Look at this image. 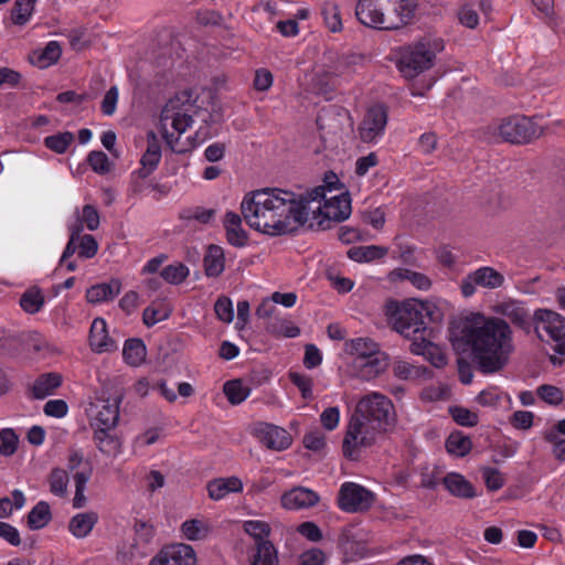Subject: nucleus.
Returning <instances> with one entry per match:
<instances>
[{
	"label": "nucleus",
	"instance_id": "obj_1",
	"mask_svg": "<svg viewBox=\"0 0 565 565\" xmlns=\"http://www.w3.org/2000/svg\"><path fill=\"white\" fill-rule=\"evenodd\" d=\"M241 212L246 224L263 234L279 236L294 230L291 223L305 225L308 211L302 195L281 189H260L247 193Z\"/></svg>",
	"mask_w": 565,
	"mask_h": 565
},
{
	"label": "nucleus",
	"instance_id": "obj_2",
	"mask_svg": "<svg viewBox=\"0 0 565 565\" xmlns=\"http://www.w3.org/2000/svg\"><path fill=\"white\" fill-rule=\"evenodd\" d=\"M459 339L469 347L472 360L482 373L501 371L514 351L512 329L502 318L481 315L466 318Z\"/></svg>",
	"mask_w": 565,
	"mask_h": 565
},
{
	"label": "nucleus",
	"instance_id": "obj_3",
	"mask_svg": "<svg viewBox=\"0 0 565 565\" xmlns=\"http://www.w3.org/2000/svg\"><path fill=\"white\" fill-rule=\"evenodd\" d=\"M417 6V0H359L355 15L365 26L393 31L414 21Z\"/></svg>",
	"mask_w": 565,
	"mask_h": 565
},
{
	"label": "nucleus",
	"instance_id": "obj_4",
	"mask_svg": "<svg viewBox=\"0 0 565 565\" xmlns=\"http://www.w3.org/2000/svg\"><path fill=\"white\" fill-rule=\"evenodd\" d=\"M445 42L436 35H425L399 49L397 68L406 79H413L435 65Z\"/></svg>",
	"mask_w": 565,
	"mask_h": 565
},
{
	"label": "nucleus",
	"instance_id": "obj_5",
	"mask_svg": "<svg viewBox=\"0 0 565 565\" xmlns=\"http://www.w3.org/2000/svg\"><path fill=\"white\" fill-rule=\"evenodd\" d=\"M435 305L430 301L407 299L386 303V316L393 329L405 338H412L426 330L425 318L433 320Z\"/></svg>",
	"mask_w": 565,
	"mask_h": 565
},
{
	"label": "nucleus",
	"instance_id": "obj_6",
	"mask_svg": "<svg viewBox=\"0 0 565 565\" xmlns=\"http://www.w3.org/2000/svg\"><path fill=\"white\" fill-rule=\"evenodd\" d=\"M302 202H306L308 215L311 212L313 218L317 220L319 230H327L331 222L347 220L352 212L351 199L348 192L327 195L324 186H316L302 195Z\"/></svg>",
	"mask_w": 565,
	"mask_h": 565
},
{
	"label": "nucleus",
	"instance_id": "obj_7",
	"mask_svg": "<svg viewBox=\"0 0 565 565\" xmlns=\"http://www.w3.org/2000/svg\"><path fill=\"white\" fill-rule=\"evenodd\" d=\"M192 115L180 104L179 99H170L160 115V127L167 146L175 153H186L196 147L192 137L182 135L192 125Z\"/></svg>",
	"mask_w": 565,
	"mask_h": 565
},
{
	"label": "nucleus",
	"instance_id": "obj_8",
	"mask_svg": "<svg viewBox=\"0 0 565 565\" xmlns=\"http://www.w3.org/2000/svg\"><path fill=\"white\" fill-rule=\"evenodd\" d=\"M543 132V127L535 118L526 116H511L482 129L484 140L502 141L511 145L529 143L540 138Z\"/></svg>",
	"mask_w": 565,
	"mask_h": 565
},
{
	"label": "nucleus",
	"instance_id": "obj_9",
	"mask_svg": "<svg viewBox=\"0 0 565 565\" xmlns=\"http://www.w3.org/2000/svg\"><path fill=\"white\" fill-rule=\"evenodd\" d=\"M386 433L388 431L353 413L348 423L342 443L344 457L358 460L362 449L375 445Z\"/></svg>",
	"mask_w": 565,
	"mask_h": 565
},
{
	"label": "nucleus",
	"instance_id": "obj_10",
	"mask_svg": "<svg viewBox=\"0 0 565 565\" xmlns=\"http://www.w3.org/2000/svg\"><path fill=\"white\" fill-rule=\"evenodd\" d=\"M353 413L387 431H391L395 426V412L392 401L377 392L363 396L358 402Z\"/></svg>",
	"mask_w": 565,
	"mask_h": 565
},
{
	"label": "nucleus",
	"instance_id": "obj_11",
	"mask_svg": "<svg viewBox=\"0 0 565 565\" xmlns=\"http://www.w3.org/2000/svg\"><path fill=\"white\" fill-rule=\"evenodd\" d=\"M533 327L542 341L554 342V351L565 355V319L548 309H537L533 315Z\"/></svg>",
	"mask_w": 565,
	"mask_h": 565
},
{
	"label": "nucleus",
	"instance_id": "obj_12",
	"mask_svg": "<svg viewBox=\"0 0 565 565\" xmlns=\"http://www.w3.org/2000/svg\"><path fill=\"white\" fill-rule=\"evenodd\" d=\"M327 63L315 76L316 84L320 87L334 84V81L342 75L351 74L363 64L364 57L358 53L339 55L330 52L326 55Z\"/></svg>",
	"mask_w": 565,
	"mask_h": 565
},
{
	"label": "nucleus",
	"instance_id": "obj_13",
	"mask_svg": "<svg viewBox=\"0 0 565 565\" xmlns=\"http://www.w3.org/2000/svg\"><path fill=\"white\" fill-rule=\"evenodd\" d=\"M375 501V494L361 484L344 482L338 494V505L345 512H362L369 510Z\"/></svg>",
	"mask_w": 565,
	"mask_h": 565
},
{
	"label": "nucleus",
	"instance_id": "obj_14",
	"mask_svg": "<svg viewBox=\"0 0 565 565\" xmlns=\"http://www.w3.org/2000/svg\"><path fill=\"white\" fill-rule=\"evenodd\" d=\"M504 276L490 266L480 267L468 274L460 285L461 294L465 298L471 297L476 292V287L487 289H498L504 285Z\"/></svg>",
	"mask_w": 565,
	"mask_h": 565
},
{
	"label": "nucleus",
	"instance_id": "obj_15",
	"mask_svg": "<svg viewBox=\"0 0 565 565\" xmlns=\"http://www.w3.org/2000/svg\"><path fill=\"white\" fill-rule=\"evenodd\" d=\"M119 404L120 401L115 399H97L90 403L88 408L89 425L96 429H115L119 422Z\"/></svg>",
	"mask_w": 565,
	"mask_h": 565
},
{
	"label": "nucleus",
	"instance_id": "obj_16",
	"mask_svg": "<svg viewBox=\"0 0 565 565\" xmlns=\"http://www.w3.org/2000/svg\"><path fill=\"white\" fill-rule=\"evenodd\" d=\"M387 119V108L384 105L370 107L358 128L360 139L367 143L375 142L384 134Z\"/></svg>",
	"mask_w": 565,
	"mask_h": 565
},
{
	"label": "nucleus",
	"instance_id": "obj_17",
	"mask_svg": "<svg viewBox=\"0 0 565 565\" xmlns=\"http://www.w3.org/2000/svg\"><path fill=\"white\" fill-rule=\"evenodd\" d=\"M252 434L268 449L282 451L291 445L290 434L276 425L267 423H256L252 427Z\"/></svg>",
	"mask_w": 565,
	"mask_h": 565
},
{
	"label": "nucleus",
	"instance_id": "obj_18",
	"mask_svg": "<svg viewBox=\"0 0 565 565\" xmlns=\"http://www.w3.org/2000/svg\"><path fill=\"white\" fill-rule=\"evenodd\" d=\"M149 565H196L194 550L186 544L164 547Z\"/></svg>",
	"mask_w": 565,
	"mask_h": 565
},
{
	"label": "nucleus",
	"instance_id": "obj_19",
	"mask_svg": "<svg viewBox=\"0 0 565 565\" xmlns=\"http://www.w3.org/2000/svg\"><path fill=\"white\" fill-rule=\"evenodd\" d=\"M497 312L525 333L531 332L533 316L530 315L529 310L521 302L515 300L502 302L497 307Z\"/></svg>",
	"mask_w": 565,
	"mask_h": 565
},
{
	"label": "nucleus",
	"instance_id": "obj_20",
	"mask_svg": "<svg viewBox=\"0 0 565 565\" xmlns=\"http://www.w3.org/2000/svg\"><path fill=\"white\" fill-rule=\"evenodd\" d=\"M354 367L358 376L364 381H371L385 372L388 366V358L380 352L367 359H354Z\"/></svg>",
	"mask_w": 565,
	"mask_h": 565
},
{
	"label": "nucleus",
	"instance_id": "obj_21",
	"mask_svg": "<svg viewBox=\"0 0 565 565\" xmlns=\"http://www.w3.org/2000/svg\"><path fill=\"white\" fill-rule=\"evenodd\" d=\"M319 502V495L311 489L296 487L281 497V505L288 510L311 508Z\"/></svg>",
	"mask_w": 565,
	"mask_h": 565
},
{
	"label": "nucleus",
	"instance_id": "obj_22",
	"mask_svg": "<svg viewBox=\"0 0 565 565\" xmlns=\"http://www.w3.org/2000/svg\"><path fill=\"white\" fill-rule=\"evenodd\" d=\"M89 344L92 350L98 353L116 349V342L109 338L104 319L96 318L93 321L89 331Z\"/></svg>",
	"mask_w": 565,
	"mask_h": 565
},
{
	"label": "nucleus",
	"instance_id": "obj_23",
	"mask_svg": "<svg viewBox=\"0 0 565 565\" xmlns=\"http://www.w3.org/2000/svg\"><path fill=\"white\" fill-rule=\"evenodd\" d=\"M206 489L210 499L217 501L225 498L228 493L242 492L243 482L237 477L216 478L207 482Z\"/></svg>",
	"mask_w": 565,
	"mask_h": 565
},
{
	"label": "nucleus",
	"instance_id": "obj_24",
	"mask_svg": "<svg viewBox=\"0 0 565 565\" xmlns=\"http://www.w3.org/2000/svg\"><path fill=\"white\" fill-rule=\"evenodd\" d=\"M62 384L58 373L50 372L41 374L29 387L30 395L35 399H43L52 395Z\"/></svg>",
	"mask_w": 565,
	"mask_h": 565
},
{
	"label": "nucleus",
	"instance_id": "obj_25",
	"mask_svg": "<svg viewBox=\"0 0 565 565\" xmlns=\"http://www.w3.org/2000/svg\"><path fill=\"white\" fill-rule=\"evenodd\" d=\"M121 291V281L111 279L109 282L97 284L89 287L86 291V299L90 303L110 301Z\"/></svg>",
	"mask_w": 565,
	"mask_h": 565
},
{
	"label": "nucleus",
	"instance_id": "obj_26",
	"mask_svg": "<svg viewBox=\"0 0 565 565\" xmlns=\"http://www.w3.org/2000/svg\"><path fill=\"white\" fill-rule=\"evenodd\" d=\"M161 159V149L154 132H148V147L142 154L140 163L142 168L138 171L139 177L147 178L158 166Z\"/></svg>",
	"mask_w": 565,
	"mask_h": 565
},
{
	"label": "nucleus",
	"instance_id": "obj_27",
	"mask_svg": "<svg viewBox=\"0 0 565 565\" xmlns=\"http://www.w3.org/2000/svg\"><path fill=\"white\" fill-rule=\"evenodd\" d=\"M224 227L227 242L236 247H242L247 242V233L242 227V217L237 213L227 212L224 217Z\"/></svg>",
	"mask_w": 565,
	"mask_h": 565
},
{
	"label": "nucleus",
	"instance_id": "obj_28",
	"mask_svg": "<svg viewBox=\"0 0 565 565\" xmlns=\"http://www.w3.org/2000/svg\"><path fill=\"white\" fill-rule=\"evenodd\" d=\"M443 483L455 497L463 499H471L476 497L473 486L460 473H447L443 479Z\"/></svg>",
	"mask_w": 565,
	"mask_h": 565
},
{
	"label": "nucleus",
	"instance_id": "obj_29",
	"mask_svg": "<svg viewBox=\"0 0 565 565\" xmlns=\"http://www.w3.org/2000/svg\"><path fill=\"white\" fill-rule=\"evenodd\" d=\"M204 273L207 277H218L225 268L224 250L218 245H210L203 259Z\"/></svg>",
	"mask_w": 565,
	"mask_h": 565
},
{
	"label": "nucleus",
	"instance_id": "obj_30",
	"mask_svg": "<svg viewBox=\"0 0 565 565\" xmlns=\"http://www.w3.org/2000/svg\"><path fill=\"white\" fill-rule=\"evenodd\" d=\"M113 430L106 428L94 430L93 439L96 447L106 456H116L120 452L121 440L116 434L111 433Z\"/></svg>",
	"mask_w": 565,
	"mask_h": 565
},
{
	"label": "nucleus",
	"instance_id": "obj_31",
	"mask_svg": "<svg viewBox=\"0 0 565 565\" xmlns=\"http://www.w3.org/2000/svg\"><path fill=\"white\" fill-rule=\"evenodd\" d=\"M62 54V49L56 41H51L43 50L33 51L30 61L40 68H46L55 64Z\"/></svg>",
	"mask_w": 565,
	"mask_h": 565
},
{
	"label": "nucleus",
	"instance_id": "obj_32",
	"mask_svg": "<svg viewBox=\"0 0 565 565\" xmlns=\"http://www.w3.org/2000/svg\"><path fill=\"white\" fill-rule=\"evenodd\" d=\"M268 333L276 338H297L300 329L289 319L275 316L265 323Z\"/></svg>",
	"mask_w": 565,
	"mask_h": 565
},
{
	"label": "nucleus",
	"instance_id": "obj_33",
	"mask_svg": "<svg viewBox=\"0 0 565 565\" xmlns=\"http://www.w3.org/2000/svg\"><path fill=\"white\" fill-rule=\"evenodd\" d=\"M98 521L97 513L85 512L74 515L68 524L70 532L77 539L86 537Z\"/></svg>",
	"mask_w": 565,
	"mask_h": 565
},
{
	"label": "nucleus",
	"instance_id": "obj_34",
	"mask_svg": "<svg viewBox=\"0 0 565 565\" xmlns=\"http://www.w3.org/2000/svg\"><path fill=\"white\" fill-rule=\"evenodd\" d=\"M388 279L392 282L408 280L414 287L420 290H428L431 287V280L428 276L407 268L393 269L388 274Z\"/></svg>",
	"mask_w": 565,
	"mask_h": 565
},
{
	"label": "nucleus",
	"instance_id": "obj_35",
	"mask_svg": "<svg viewBox=\"0 0 565 565\" xmlns=\"http://www.w3.org/2000/svg\"><path fill=\"white\" fill-rule=\"evenodd\" d=\"M388 248L379 245H367V246H353L351 247L347 255L350 259L356 263H370L376 259L383 258L387 255Z\"/></svg>",
	"mask_w": 565,
	"mask_h": 565
},
{
	"label": "nucleus",
	"instance_id": "obj_36",
	"mask_svg": "<svg viewBox=\"0 0 565 565\" xmlns=\"http://www.w3.org/2000/svg\"><path fill=\"white\" fill-rule=\"evenodd\" d=\"M147 355L146 345L140 339H128L125 342L122 349V356L127 364L130 366H139L141 365Z\"/></svg>",
	"mask_w": 565,
	"mask_h": 565
},
{
	"label": "nucleus",
	"instance_id": "obj_37",
	"mask_svg": "<svg viewBox=\"0 0 565 565\" xmlns=\"http://www.w3.org/2000/svg\"><path fill=\"white\" fill-rule=\"evenodd\" d=\"M345 351L355 359H367L382 352L379 344L369 338L353 339L345 344Z\"/></svg>",
	"mask_w": 565,
	"mask_h": 565
},
{
	"label": "nucleus",
	"instance_id": "obj_38",
	"mask_svg": "<svg viewBox=\"0 0 565 565\" xmlns=\"http://www.w3.org/2000/svg\"><path fill=\"white\" fill-rule=\"evenodd\" d=\"M250 565H279L278 552L271 542H263L249 557Z\"/></svg>",
	"mask_w": 565,
	"mask_h": 565
},
{
	"label": "nucleus",
	"instance_id": "obj_39",
	"mask_svg": "<svg viewBox=\"0 0 565 565\" xmlns=\"http://www.w3.org/2000/svg\"><path fill=\"white\" fill-rule=\"evenodd\" d=\"M52 519L50 504L45 501L38 502L26 516V524L31 530H40L46 526Z\"/></svg>",
	"mask_w": 565,
	"mask_h": 565
},
{
	"label": "nucleus",
	"instance_id": "obj_40",
	"mask_svg": "<svg viewBox=\"0 0 565 565\" xmlns=\"http://www.w3.org/2000/svg\"><path fill=\"white\" fill-rule=\"evenodd\" d=\"M393 374L404 381L431 376V372L426 366L413 365L406 361H396L393 364Z\"/></svg>",
	"mask_w": 565,
	"mask_h": 565
},
{
	"label": "nucleus",
	"instance_id": "obj_41",
	"mask_svg": "<svg viewBox=\"0 0 565 565\" xmlns=\"http://www.w3.org/2000/svg\"><path fill=\"white\" fill-rule=\"evenodd\" d=\"M472 443L470 438L461 431L451 433L446 440V449L449 454L457 457H463L470 452Z\"/></svg>",
	"mask_w": 565,
	"mask_h": 565
},
{
	"label": "nucleus",
	"instance_id": "obj_42",
	"mask_svg": "<svg viewBox=\"0 0 565 565\" xmlns=\"http://www.w3.org/2000/svg\"><path fill=\"white\" fill-rule=\"evenodd\" d=\"M223 392L231 404L237 405L248 397L250 387L245 385L242 380L237 379L227 381L223 386Z\"/></svg>",
	"mask_w": 565,
	"mask_h": 565
},
{
	"label": "nucleus",
	"instance_id": "obj_43",
	"mask_svg": "<svg viewBox=\"0 0 565 565\" xmlns=\"http://www.w3.org/2000/svg\"><path fill=\"white\" fill-rule=\"evenodd\" d=\"M36 0H15L11 20L17 25H24L31 18Z\"/></svg>",
	"mask_w": 565,
	"mask_h": 565
},
{
	"label": "nucleus",
	"instance_id": "obj_44",
	"mask_svg": "<svg viewBox=\"0 0 565 565\" xmlns=\"http://www.w3.org/2000/svg\"><path fill=\"white\" fill-rule=\"evenodd\" d=\"M244 531L255 540V547L263 542H270L268 536L270 534V526L264 521H245Z\"/></svg>",
	"mask_w": 565,
	"mask_h": 565
},
{
	"label": "nucleus",
	"instance_id": "obj_45",
	"mask_svg": "<svg viewBox=\"0 0 565 565\" xmlns=\"http://www.w3.org/2000/svg\"><path fill=\"white\" fill-rule=\"evenodd\" d=\"M44 305V296L38 288L26 290L20 299V306L28 313H36Z\"/></svg>",
	"mask_w": 565,
	"mask_h": 565
},
{
	"label": "nucleus",
	"instance_id": "obj_46",
	"mask_svg": "<svg viewBox=\"0 0 565 565\" xmlns=\"http://www.w3.org/2000/svg\"><path fill=\"white\" fill-rule=\"evenodd\" d=\"M321 13L323 15L327 28L331 32L335 33L342 30L343 25L340 15V9L337 3L329 1L324 2L322 6Z\"/></svg>",
	"mask_w": 565,
	"mask_h": 565
},
{
	"label": "nucleus",
	"instance_id": "obj_47",
	"mask_svg": "<svg viewBox=\"0 0 565 565\" xmlns=\"http://www.w3.org/2000/svg\"><path fill=\"white\" fill-rule=\"evenodd\" d=\"M50 491L54 495L64 497L67 493L68 475L66 470L54 468L49 476Z\"/></svg>",
	"mask_w": 565,
	"mask_h": 565
},
{
	"label": "nucleus",
	"instance_id": "obj_48",
	"mask_svg": "<svg viewBox=\"0 0 565 565\" xmlns=\"http://www.w3.org/2000/svg\"><path fill=\"white\" fill-rule=\"evenodd\" d=\"M74 141V135L70 131L58 132L53 136H49L44 139V145L50 150L62 154L64 153L70 145Z\"/></svg>",
	"mask_w": 565,
	"mask_h": 565
},
{
	"label": "nucleus",
	"instance_id": "obj_49",
	"mask_svg": "<svg viewBox=\"0 0 565 565\" xmlns=\"http://www.w3.org/2000/svg\"><path fill=\"white\" fill-rule=\"evenodd\" d=\"M160 276L169 284L179 285L189 276V268L182 263L171 264L161 270Z\"/></svg>",
	"mask_w": 565,
	"mask_h": 565
},
{
	"label": "nucleus",
	"instance_id": "obj_50",
	"mask_svg": "<svg viewBox=\"0 0 565 565\" xmlns=\"http://www.w3.org/2000/svg\"><path fill=\"white\" fill-rule=\"evenodd\" d=\"M19 444V437L12 428H3L0 430V455L4 457L12 456Z\"/></svg>",
	"mask_w": 565,
	"mask_h": 565
},
{
	"label": "nucleus",
	"instance_id": "obj_51",
	"mask_svg": "<svg viewBox=\"0 0 565 565\" xmlns=\"http://www.w3.org/2000/svg\"><path fill=\"white\" fill-rule=\"evenodd\" d=\"M182 532L188 540L198 541L206 536L209 527L202 521L192 519L182 524Z\"/></svg>",
	"mask_w": 565,
	"mask_h": 565
},
{
	"label": "nucleus",
	"instance_id": "obj_52",
	"mask_svg": "<svg viewBox=\"0 0 565 565\" xmlns=\"http://www.w3.org/2000/svg\"><path fill=\"white\" fill-rule=\"evenodd\" d=\"M449 414L451 415L452 419L460 426L472 427L476 426L479 422L477 413L461 406L449 407Z\"/></svg>",
	"mask_w": 565,
	"mask_h": 565
},
{
	"label": "nucleus",
	"instance_id": "obj_53",
	"mask_svg": "<svg viewBox=\"0 0 565 565\" xmlns=\"http://www.w3.org/2000/svg\"><path fill=\"white\" fill-rule=\"evenodd\" d=\"M215 215V210L196 206L184 210L181 218L186 221H198L201 224H207Z\"/></svg>",
	"mask_w": 565,
	"mask_h": 565
},
{
	"label": "nucleus",
	"instance_id": "obj_54",
	"mask_svg": "<svg viewBox=\"0 0 565 565\" xmlns=\"http://www.w3.org/2000/svg\"><path fill=\"white\" fill-rule=\"evenodd\" d=\"M481 475L484 479L486 486L490 491H497L504 484L503 475L495 468L483 467L481 468Z\"/></svg>",
	"mask_w": 565,
	"mask_h": 565
},
{
	"label": "nucleus",
	"instance_id": "obj_55",
	"mask_svg": "<svg viewBox=\"0 0 565 565\" xmlns=\"http://www.w3.org/2000/svg\"><path fill=\"white\" fill-rule=\"evenodd\" d=\"M289 380L295 384L301 392V396L305 399H311L312 395V379L308 375L300 374L298 372H290Z\"/></svg>",
	"mask_w": 565,
	"mask_h": 565
},
{
	"label": "nucleus",
	"instance_id": "obj_56",
	"mask_svg": "<svg viewBox=\"0 0 565 565\" xmlns=\"http://www.w3.org/2000/svg\"><path fill=\"white\" fill-rule=\"evenodd\" d=\"M87 161L92 169L97 173L104 174L110 170L109 159L103 151H92L88 154Z\"/></svg>",
	"mask_w": 565,
	"mask_h": 565
},
{
	"label": "nucleus",
	"instance_id": "obj_57",
	"mask_svg": "<svg viewBox=\"0 0 565 565\" xmlns=\"http://www.w3.org/2000/svg\"><path fill=\"white\" fill-rule=\"evenodd\" d=\"M537 395L551 405H559L563 402V392L553 385H541L537 388Z\"/></svg>",
	"mask_w": 565,
	"mask_h": 565
},
{
	"label": "nucleus",
	"instance_id": "obj_58",
	"mask_svg": "<svg viewBox=\"0 0 565 565\" xmlns=\"http://www.w3.org/2000/svg\"><path fill=\"white\" fill-rule=\"evenodd\" d=\"M214 310L220 320L223 322L230 323L233 321L234 318V311H233V305L230 298L227 297H220L215 305Z\"/></svg>",
	"mask_w": 565,
	"mask_h": 565
},
{
	"label": "nucleus",
	"instance_id": "obj_59",
	"mask_svg": "<svg viewBox=\"0 0 565 565\" xmlns=\"http://www.w3.org/2000/svg\"><path fill=\"white\" fill-rule=\"evenodd\" d=\"M98 243L95 237L90 234H85L81 237V242L77 245L78 256L83 258H92L97 254Z\"/></svg>",
	"mask_w": 565,
	"mask_h": 565
},
{
	"label": "nucleus",
	"instance_id": "obj_60",
	"mask_svg": "<svg viewBox=\"0 0 565 565\" xmlns=\"http://www.w3.org/2000/svg\"><path fill=\"white\" fill-rule=\"evenodd\" d=\"M22 75L20 72L10 67H0V89L4 86L15 88L21 83Z\"/></svg>",
	"mask_w": 565,
	"mask_h": 565
},
{
	"label": "nucleus",
	"instance_id": "obj_61",
	"mask_svg": "<svg viewBox=\"0 0 565 565\" xmlns=\"http://www.w3.org/2000/svg\"><path fill=\"white\" fill-rule=\"evenodd\" d=\"M326 562V554L317 547L305 551L299 555L298 565H323Z\"/></svg>",
	"mask_w": 565,
	"mask_h": 565
},
{
	"label": "nucleus",
	"instance_id": "obj_62",
	"mask_svg": "<svg viewBox=\"0 0 565 565\" xmlns=\"http://www.w3.org/2000/svg\"><path fill=\"white\" fill-rule=\"evenodd\" d=\"M459 22L469 29H475L479 24L477 11L468 4L462 6L458 11Z\"/></svg>",
	"mask_w": 565,
	"mask_h": 565
},
{
	"label": "nucleus",
	"instance_id": "obj_63",
	"mask_svg": "<svg viewBox=\"0 0 565 565\" xmlns=\"http://www.w3.org/2000/svg\"><path fill=\"white\" fill-rule=\"evenodd\" d=\"M79 220L89 231L97 230L100 223L98 211L90 204L83 206L82 217Z\"/></svg>",
	"mask_w": 565,
	"mask_h": 565
},
{
	"label": "nucleus",
	"instance_id": "obj_64",
	"mask_svg": "<svg viewBox=\"0 0 565 565\" xmlns=\"http://www.w3.org/2000/svg\"><path fill=\"white\" fill-rule=\"evenodd\" d=\"M544 439L552 444V452L558 461H565V439H559L556 433L547 431L544 435Z\"/></svg>",
	"mask_w": 565,
	"mask_h": 565
}]
</instances>
